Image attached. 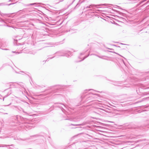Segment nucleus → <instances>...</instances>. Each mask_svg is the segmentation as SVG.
<instances>
[{
	"mask_svg": "<svg viewBox=\"0 0 149 149\" xmlns=\"http://www.w3.org/2000/svg\"><path fill=\"white\" fill-rule=\"evenodd\" d=\"M102 6H107V4H100L98 5H95L94 4H91L88 6H86L85 8H90L89 10H92L95 8H98V7Z\"/></svg>",
	"mask_w": 149,
	"mask_h": 149,
	"instance_id": "f257e3e1",
	"label": "nucleus"
},
{
	"mask_svg": "<svg viewBox=\"0 0 149 149\" xmlns=\"http://www.w3.org/2000/svg\"><path fill=\"white\" fill-rule=\"evenodd\" d=\"M94 95H98V94H94L93 93H89L85 95L84 94H83L81 96V98L82 99L84 98H86V100L87 101H88V100L91 99V98L93 97V96Z\"/></svg>",
	"mask_w": 149,
	"mask_h": 149,
	"instance_id": "f03ea898",
	"label": "nucleus"
},
{
	"mask_svg": "<svg viewBox=\"0 0 149 149\" xmlns=\"http://www.w3.org/2000/svg\"><path fill=\"white\" fill-rule=\"evenodd\" d=\"M56 54H58V56H65L69 57L70 55L71 54V52L69 51L65 52H56Z\"/></svg>",
	"mask_w": 149,
	"mask_h": 149,
	"instance_id": "7ed1b4c3",
	"label": "nucleus"
},
{
	"mask_svg": "<svg viewBox=\"0 0 149 149\" xmlns=\"http://www.w3.org/2000/svg\"><path fill=\"white\" fill-rule=\"evenodd\" d=\"M55 104H57V107L61 109L62 111L64 113L67 109L66 106L63 103H57Z\"/></svg>",
	"mask_w": 149,
	"mask_h": 149,
	"instance_id": "20e7f679",
	"label": "nucleus"
},
{
	"mask_svg": "<svg viewBox=\"0 0 149 149\" xmlns=\"http://www.w3.org/2000/svg\"><path fill=\"white\" fill-rule=\"evenodd\" d=\"M40 4V3H30L28 4H26V6H33L34 5L35 7H37L39 6V5Z\"/></svg>",
	"mask_w": 149,
	"mask_h": 149,
	"instance_id": "39448f33",
	"label": "nucleus"
},
{
	"mask_svg": "<svg viewBox=\"0 0 149 149\" xmlns=\"http://www.w3.org/2000/svg\"><path fill=\"white\" fill-rule=\"evenodd\" d=\"M105 111H106L104 110L101 109H98L97 110V113L98 114L100 113H104Z\"/></svg>",
	"mask_w": 149,
	"mask_h": 149,
	"instance_id": "423d86ee",
	"label": "nucleus"
},
{
	"mask_svg": "<svg viewBox=\"0 0 149 149\" xmlns=\"http://www.w3.org/2000/svg\"><path fill=\"white\" fill-rule=\"evenodd\" d=\"M0 46L1 47H5L6 46V45L5 42L1 41L0 42Z\"/></svg>",
	"mask_w": 149,
	"mask_h": 149,
	"instance_id": "0eeeda50",
	"label": "nucleus"
},
{
	"mask_svg": "<svg viewBox=\"0 0 149 149\" xmlns=\"http://www.w3.org/2000/svg\"><path fill=\"white\" fill-rule=\"evenodd\" d=\"M60 88L59 87H55L52 90L53 91L52 92L53 93H55L57 92V91Z\"/></svg>",
	"mask_w": 149,
	"mask_h": 149,
	"instance_id": "6e6552de",
	"label": "nucleus"
},
{
	"mask_svg": "<svg viewBox=\"0 0 149 149\" xmlns=\"http://www.w3.org/2000/svg\"><path fill=\"white\" fill-rule=\"evenodd\" d=\"M0 15H1L3 16V17H4V16H8L9 14H6V13H0Z\"/></svg>",
	"mask_w": 149,
	"mask_h": 149,
	"instance_id": "1a4fd4ad",
	"label": "nucleus"
},
{
	"mask_svg": "<svg viewBox=\"0 0 149 149\" xmlns=\"http://www.w3.org/2000/svg\"><path fill=\"white\" fill-rule=\"evenodd\" d=\"M84 124L83 123L82 124H71L70 125H74V126H79V125H84Z\"/></svg>",
	"mask_w": 149,
	"mask_h": 149,
	"instance_id": "9d476101",
	"label": "nucleus"
},
{
	"mask_svg": "<svg viewBox=\"0 0 149 149\" xmlns=\"http://www.w3.org/2000/svg\"><path fill=\"white\" fill-rule=\"evenodd\" d=\"M96 56H98V57H99V58H102V59H104L108 60V59H107V58H104V57H106V56H98V55H96Z\"/></svg>",
	"mask_w": 149,
	"mask_h": 149,
	"instance_id": "9b49d317",
	"label": "nucleus"
},
{
	"mask_svg": "<svg viewBox=\"0 0 149 149\" xmlns=\"http://www.w3.org/2000/svg\"><path fill=\"white\" fill-rule=\"evenodd\" d=\"M21 87L23 88L24 89H25L24 87V84L22 83H20V84H18Z\"/></svg>",
	"mask_w": 149,
	"mask_h": 149,
	"instance_id": "f8f14e48",
	"label": "nucleus"
},
{
	"mask_svg": "<svg viewBox=\"0 0 149 149\" xmlns=\"http://www.w3.org/2000/svg\"><path fill=\"white\" fill-rule=\"evenodd\" d=\"M109 52H113V53H116V54H118V55H119V56H121V57H123V56H121V55H120L119 54H118V53H116L115 52H113V51H109ZM123 58H124V59H125V58H124V57H123Z\"/></svg>",
	"mask_w": 149,
	"mask_h": 149,
	"instance_id": "ddd939ff",
	"label": "nucleus"
},
{
	"mask_svg": "<svg viewBox=\"0 0 149 149\" xmlns=\"http://www.w3.org/2000/svg\"><path fill=\"white\" fill-rule=\"evenodd\" d=\"M89 55V54H88V55H87V56H85V57L83 58L81 60H80V61H79V62H80V61H83V60H84L85 58H86Z\"/></svg>",
	"mask_w": 149,
	"mask_h": 149,
	"instance_id": "4468645a",
	"label": "nucleus"
},
{
	"mask_svg": "<svg viewBox=\"0 0 149 149\" xmlns=\"http://www.w3.org/2000/svg\"><path fill=\"white\" fill-rule=\"evenodd\" d=\"M55 57V56H53L52 57H51V58H48L46 60V61H49V59H52V58H54V57Z\"/></svg>",
	"mask_w": 149,
	"mask_h": 149,
	"instance_id": "2eb2a0df",
	"label": "nucleus"
},
{
	"mask_svg": "<svg viewBox=\"0 0 149 149\" xmlns=\"http://www.w3.org/2000/svg\"><path fill=\"white\" fill-rule=\"evenodd\" d=\"M144 1H141V2H139V3H138L137 5H136V6H139L142 3H143V2H144Z\"/></svg>",
	"mask_w": 149,
	"mask_h": 149,
	"instance_id": "dca6fc26",
	"label": "nucleus"
},
{
	"mask_svg": "<svg viewBox=\"0 0 149 149\" xmlns=\"http://www.w3.org/2000/svg\"><path fill=\"white\" fill-rule=\"evenodd\" d=\"M7 20H8L7 19H6L5 21H4L2 19H1V21L2 22H5V23H6V22H7Z\"/></svg>",
	"mask_w": 149,
	"mask_h": 149,
	"instance_id": "f3484780",
	"label": "nucleus"
},
{
	"mask_svg": "<svg viewBox=\"0 0 149 149\" xmlns=\"http://www.w3.org/2000/svg\"><path fill=\"white\" fill-rule=\"evenodd\" d=\"M80 6V4L79 3H77L76 6H75V8H77Z\"/></svg>",
	"mask_w": 149,
	"mask_h": 149,
	"instance_id": "a211bd4d",
	"label": "nucleus"
},
{
	"mask_svg": "<svg viewBox=\"0 0 149 149\" xmlns=\"http://www.w3.org/2000/svg\"><path fill=\"white\" fill-rule=\"evenodd\" d=\"M20 72H21V73H23L24 74H23V75H24V74H26V73H25L23 71H20V72H18V73H20V74H21V73H20Z\"/></svg>",
	"mask_w": 149,
	"mask_h": 149,
	"instance_id": "6ab92c4d",
	"label": "nucleus"
},
{
	"mask_svg": "<svg viewBox=\"0 0 149 149\" xmlns=\"http://www.w3.org/2000/svg\"><path fill=\"white\" fill-rule=\"evenodd\" d=\"M10 94H11V93H10L9 95L8 94V95H6L4 97H5V98H6V97H7L8 96V95H9Z\"/></svg>",
	"mask_w": 149,
	"mask_h": 149,
	"instance_id": "aec40b11",
	"label": "nucleus"
},
{
	"mask_svg": "<svg viewBox=\"0 0 149 149\" xmlns=\"http://www.w3.org/2000/svg\"><path fill=\"white\" fill-rule=\"evenodd\" d=\"M15 3H11L9 4H7V5H8V6H10V5H12V4H14Z\"/></svg>",
	"mask_w": 149,
	"mask_h": 149,
	"instance_id": "412c9836",
	"label": "nucleus"
},
{
	"mask_svg": "<svg viewBox=\"0 0 149 149\" xmlns=\"http://www.w3.org/2000/svg\"><path fill=\"white\" fill-rule=\"evenodd\" d=\"M12 52L13 53H17V54H18L19 53V52H16V51H15V52Z\"/></svg>",
	"mask_w": 149,
	"mask_h": 149,
	"instance_id": "4be33fe9",
	"label": "nucleus"
},
{
	"mask_svg": "<svg viewBox=\"0 0 149 149\" xmlns=\"http://www.w3.org/2000/svg\"><path fill=\"white\" fill-rule=\"evenodd\" d=\"M18 109H19V110H20V111L21 110V109H22L20 107H18Z\"/></svg>",
	"mask_w": 149,
	"mask_h": 149,
	"instance_id": "5701e85b",
	"label": "nucleus"
},
{
	"mask_svg": "<svg viewBox=\"0 0 149 149\" xmlns=\"http://www.w3.org/2000/svg\"><path fill=\"white\" fill-rule=\"evenodd\" d=\"M13 1H15V0H10L9 1L13 2Z\"/></svg>",
	"mask_w": 149,
	"mask_h": 149,
	"instance_id": "b1692460",
	"label": "nucleus"
},
{
	"mask_svg": "<svg viewBox=\"0 0 149 149\" xmlns=\"http://www.w3.org/2000/svg\"><path fill=\"white\" fill-rule=\"evenodd\" d=\"M84 54V53H80V54L81 55H82V54Z\"/></svg>",
	"mask_w": 149,
	"mask_h": 149,
	"instance_id": "393cba45",
	"label": "nucleus"
},
{
	"mask_svg": "<svg viewBox=\"0 0 149 149\" xmlns=\"http://www.w3.org/2000/svg\"><path fill=\"white\" fill-rule=\"evenodd\" d=\"M11 104V103H10V104L8 105H5V106H9L10 104Z\"/></svg>",
	"mask_w": 149,
	"mask_h": 149,
	"instance_id": "a878e982",
	"label": "nucleus"
},
{
	"mask_svg": "<svg viewBox=\"0 0 149 149\" xmlns=\"http://www.w3.org/2000/svg\"><path fill=\"white\" fill-rule=\"evenodd\" d=\"M90 90H92V91H95L93 90V89H89V90H88V91H90Z\"/></svg>",
	"mask_w": 149,
	"mask_h": 149,
	"instance_id": "bb28decb",
	"label": "nucleus"
},
{
	"mask_svg": "<svg viewBox=\"0 0 149 149\" xmlns=\"http://www.w3.org/2000/svg\"><path fill=\"white\" fill-rule=\"evenodd\" d=\"M139 1V0H136L135 1H136V2H134V3L136 2L137 1Z\"/></svg>",
	"mask_w": 149,
	"mask_h": 149,
	"instance_id": "cd10ccee",
	"label": "nucleus"
},
{
	"mask_svg": "<svg viewBox=\"0 0 149 149\" xmlns=\"http://www.w3.org/2000/svg\"><path fill=\"white\" fill-rule=\"evenodd\" d=\"M108 49H111V50H113V49H110V48H107Z\"/></svg>",
	"mask_w": 149,
	"mask_h": 149,
	"instance_id": "c85d7f7f",
	"label": "nucleus"
},
{
	"mask_svg": "<svg viewBox=\"0 0 149 149\" xmlns=\"http://www.w3.org/2000/svg\"><path fill=\"white\" fill-rule=\"evenodd\" d=\"M3 49V50H7V49Z\"/></svg>",
	"mask_w": 149,
	"mask_h": 149,
	"instance_id": "c756f323",
	"label": "nucleus"
},
{
	"mask_svg": "<svg viewBox=\"0 0 149 149\" xmlns=\"http://www.w3.org/2000/svg\"><path fill=\"white\" fill-rule=\"evenodd\" d=\"M5 97H3V101L4 100V98H5Z\"/></svg>",
	"mask_w": 149,
	"mask_h": 149,
	"instance_id": "7c9ffc66",
	"label": "nucleus"
},
{
	"mask_svg": "<svg viewBox=\"0 0 149 149\" xmlns=\"http://www.w3.org/2000/svg\"><path fill=\"white\" fill-rule=\"evenodd\" d=\"M123 63H124L125 64V63H124V61H123Z\"/></svg>",
	"mask_w": 149,
	"mask_h": 149,
	"instance_id": "2f4dec72",
	"label": "nucleus"
},
{
	"mask_svg": "<svg viewBox=\"0 0 149 149\" xmlns=\"http://www.w3.org/2000/svg\"><path fill=\"white\" fill-rule=\"evenodd\" d=\"M9 149H12L10 147Z\"/></svg>",
	"mask_w": 149,
	"mask_h": 149,
	"instance_id": "473e14b6",
	"label": "nucleus"
},
{
	"mask_svg": "<svg viewBox=\"0 0 149 149\" xmlns=\"http://www.w3.org/2000/svg\"><path fill=\"white\" fill-rule=\"evenodd\" d=\"M4 114H8V113H4Z\"/></svg>",
	"mask_w": 149,
	"mask_h": 149,
	"instance_id": "72a5a7b5",
	"label": "nucleus"
},
{
	"mask_svg": "<svg viewBox=\"0 0 149 149\" xmlns=\"http://www.w3.org/2000/svg\"><path fill=\"white\" fill-rule=\"evenodd\" d=\"M43 62H44V63H45V62L44 61H43Z\"/></svg>",
	"mask_w": 149,
	"mask_h": 149,
	"instance_id": "f704fd0d",
	"label": "nucleus"
},
{
	"mask_svg": "<svg viewBox=\"0 0 149 149\" xmlns=\"http://www.w3.org/2000/svg\"><path fill=\"white\" fill-rule=\"evenodd\" d=\"M43 62H44V63H45V62L44 61H43Z\"/></svg>",
	"mask_w": 149,
	"mask_h": 149,
	"instance_id": "c9c22d12",
	"label": "nucleus"
},
{
	"mask_svg": "<svg viewBox=\"0 0 149 149\" xmlns=\"http://www.w3.org/2000/svg\"><path fill=\"white\" fill-rule=\"evenodd\" d=\"M43 62H44V63H45V62L44 61H43Z\"/></svg>",
	"mask_w": 149,
	"mask_h": 149,
	"instance_id": "e433bc0d",
	"label": "nucleus"
},
{
	"mask_svg": "<svg viewBox=\"0 0 149 149\" xmlns=\"http://www.w3.org/2000/svg\"><path fill=\"white\" fill-rule=\"evenodd\" d=\"M148 127H149V125H148Z\"/></svg>",
	"mask_w": 149,
	"mask_h": 149,
	"instance_id": "4c0bfd02",
	"label": "nucleus"
},
{
	"mask_svg": "<svg viewBox=\"0 0 149 149\" xmlns=\"http://www.w3.org/2000/svg\"><path fill=\"white\" fill-rule=\"evenodd\" d=\"M37 135H35V136H37Z\"/></svg>",
	"mask_w": 149,
	"mask_h": 149,
	"instance_id": "58836bf2",
	"label": "nucleus"
},
{
	"mask_svg": "<svg viewBox=\"0 0 149 149\" xmlns=\"http://www.w3.org/2000/svg\"><path fill=\"white\" fill-rule=\"evenodd\" d=\"M79 58H80V59L81 58H80V57H79Z\"/></svg>",
	"mask_w": 149,
	"mask_h": 149,
	"instance_id": "ea45409f",
	"label": "nucleus"
},
{
	"mask_svg": "<svg viewBox=\"0 0 149 149\" xmlns=\"http://www.w3.org/2000/svg\"><path fill=\"white\" fill-rule=\"evenodd\" d=\"M63 1V0H62L61 1Z\"/></svg>",
	"mask_w": 149,
	"mask_h": 149,
	"instance_id": "a19ab883",
	"label": "nucleus"
},
{
	"mask_svg": "<svg viewBox=\"0 0 149 149\" xmlns=\"http://www.w3.org/2000/svg\"><path fill=\"white\" fill-rule=\"evenodd\" d=\"M0 99H1V98H0Z\"/></svg>",
	"mask_w": 149,
	"mask_h": 149,
	"instance_id": "79ce46f5",
	"label": "nucleus"
}]
</instances>
